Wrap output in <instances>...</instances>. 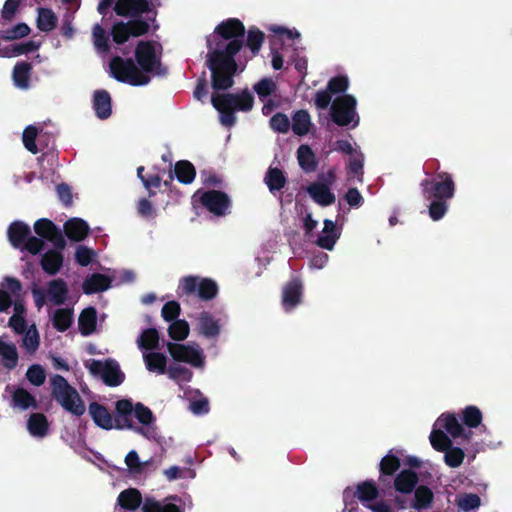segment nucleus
Here are the masks:
<instances>
[{"mask_svg": "<svg viewBox=\"0 0 512 512\" xmlns=\"http://www.w3.org/2000/svg\"><path fill=\"white\" fill-rule=\"evenodd\" d=\"M214 32L228 43L222 47L221 42L218 41L213 47L211 41L208 40L206 65L211 72L212 88L216 91H226L235 83L234 76L238 71L235 56L244 45L243 38L246 30L238 18H229L218 24Z\"/></svg>", "mask_w": 512, "mask_h": 512, "instance_id": "nucleus-1", "label": "nucleus"}, {"mask_svg": "<svg viewBox=\"0 0 512 512\" xmlns=\"http://www.w3.org/2000/svg\"><path fill=\"white\" fill-rule=\"evenodd\" d=\"M113 10L124 19L115 20L110 27L112 41L123 45L131 38L149 34L158 29L157 10L151 0H118Z\"/></svg>", "mask_w": 512, "mask_h": 512, "instance_id": "nucleus-2", "label": "nucleus"}, {"mask_svg": "<svg viewBox=\"0 0 512 512\" xmlns=\"http://www.w3.org/2000/svg\"><path fill=\"white\" fill-rule=\"evenodd\" d=\"M53 399L67 412L80 417L85 411V403L75 387L71 386L62 375L55 374L50 378Z\"/></svg>", "mask_w": 512, "mask_h": 512, "instance_id": "nucleus-3", "label": "nucleus"}, {"mask_svg": "<svg viewBox=\"0 0 512 512\" xmlns=\"http://www.w3.org/2000/svg\"><path fill=\"white\" fill-rule=\"evenodd\" d=\"M218 285L211 278H201L199 276H185L180 279L177 288V294L182 296H197L202 301L214 299L218 294Z\"/></svg>", "mask_w": 512, "mask_h": 512, "instance_id": "nucleus-4", "label": "nucleus"}, {"mask_svg": "<svg viewBox=\"0 0 512 512\" xmlns=\"http://www.w3.org/2000/svg\"><path fill=\"white\" fill-rule=\"evenodd\" d=\"M111 75L119 82L128 83L132 86H143L150 82V77L139 70L131 58L114 56L110 60Z\"/></svg>", "mask_w": 512, "mask_h": 512, "instance_id": "nucleus-5", "label": "nucleus"}, {"mask_svg": "<svg viewBox=\"0 0 512 512\" xmlns=\"http://www.w3.org/2000/svg\"><path fill=\"white\" fill-rule=\"evenodd\" d=\"M422 195L426 200L444 199L454 197L456 186L452 175L448 172H437L433 178H425L421 181Z\"/></svg>", "mask_w": 512, "mask_h": 512, "instance_id": "nucleus-6", "label": "nucleus"}, {"mask_svg": "<svg viewBox=\"0 0 512 512\" xmlns=\"http://www.w3.org/2000/svg\"><path fill=\"white\" fill-rule=\"evenodd\" d=\"M85 366L93 376L101 377L109 387H117L125 380L124 373L114 359L108 358L104 361L91 359L85 363Z\"/></svg>", "mask_w": 512, "mask_h": 512, "instance_id": "nucleus-7", "label": "nucleus"}, {"mask_svg": "<svg viewBox=\"0 0 512 512\" xmlns=\"http://www.w3.org/2000/svg\"><path fill=\"white\" fill-rule=\"evenodd\" d=\"M357 101L353 95L343 94L333 101L330 113L332 121L338 126L344 127L353 123V127L359 123V116L356 112Z\"/></svg>", "mask_w": 512, "mask_h": 512, "instance_id": "nucleus-8", "label": "nucleus"}, {"mask_svg": "<svg viewBox=\"0 0 512 512\" xmlns=\"http://www.w3.org/2000/svg\"><path fill=\"white\" fill-rule=\"evenodd\" d=\"M135 61L144 74L155 73L164 75L166 68L162 67L161 61L156 56L155 45L153 41H140L135 48Z\"/></svg>", "mask_w": 512, "mask_h": 512, "instance_id": "nucleus-9", "label": "nucleus"}, {"mask_svg": "<svg viewBox=\"0 0 512 512\" xmlns=\"http://www.w3.org/2000/svg\"><path fill=\"white\" fill-rule=\"evenodd\" d=\"M134 410V404L131 399H120L115 402V430H132L145 435L144 429L134 423Z\"/></svg>", "mask_w": 512, "mask_h": 512, "instance_id": "nucleus-10", "label": "nucleus"}, {"mask_svg": "<svg viewBox=\"0 0 512 512\" xmlns=\"http://www.w3.org/2000/svg\"><path fill=\"white\" fill-rule=\"evenodd\" d=\"M167 350L171 357L177 362L188 363L194 367H202L204 365V356L199 348L168 342Z\"/></svg>", "mask_w": 512, "mask_h": 512, "instance_id": "nucleus-11", "label": "nucleus"}, {"mask_svg": "<svg viewBox=\"0 0 512 512\" xmlns=\"http://www.w3.org/2000/svg\"><path fill=\"white\" fill-rule=\"evenodd\" d=\"M34 231L41 238L53 244L57 249L64 250L66 240L62 230L50 219L41 218L34 223Z\"/></svg>", "mask_w": 512, "mask_h": 512, "instance_id": "nucleus-12", "label": "nucleus"}, {"mask_svg": "<svg viewBox=\"0 0 512 512\" xmlns=\"http://www.w3.org/2000/svg\"><path fill=\"white\" fill-rule=\"evenodd\" d=\"M201 204L216 216L226 215L231 201L228 195L220 190H209L200 197Z\"/></svg>", "mask_w": 512, "mask_h": 512, "instance_id": "nucleus-13", "label": "nucleus"}, {"mask_svg": "<svg viewBox=\"0 0 512 512\" xmlns=\"http://www.w3.org/2000/svg\"><path fill=\"white\" fill-rule=\"evenodd\" d=\"M1 285L7 289L0 288V313H4L8 312L13 304L12 296L15 298L21 296L23 286L19 279L11 276H6Z\"/></svg>", "mask_w": 512, "mask_h": 512, "instance_id": "nucleus-14", "label": "nucleus"}, {"mask_svg": "<svg viewBox=\"0 0 512 512\" xmlns=\"http://www.w3.org/2000/svg\"><path fill=\"white\" fill-rule=\"evenodd\" d=\"M216 95L220 98V100L231 106L235 112H249L252 110L254 105V96L247 89L239 93H224Z\"/></svg>", "mask_w": 512, "mask_h": 512, "instance_id": "nucleus-15", "label": "nucleus"}, {"mask_svg": "<svg viewBox=\"0 0 512 512\" xmlns=\"http://www.w3.org/2000/svg\"><path fill=\"white\" fill-rule=\"evenodd\" d=\"M303 295V285L299 278H292L283 287L282 305L286 311L300 304Z\"/></svg>", "mask_w": 512, "mask_h": 512, "instance_id": "nucleus-16", "label": "nucleus"}, {"mask_svg": "<svg viewBox=\"0 0 512 512\" xmlns=\"http://www.w3.org/2000/svg\"><path fill=\"white\" fill-rule=\"evenodd\" d=\"M88 411L96 426L107 431L115 429L114 414L105 405L91 402Z\"/></svg>", "mask_w": 512, "mask_h": 512, "instance_id": "nucleus-17", "label": "nucleus"}, {"mask_svg": "<svg viewBox=\"0 0 512 512\" xmlns=\"http://www.w3.org/2000/svg\"><path fill=\"white\" fill-rule=\"evenodd\" d=\"M437 423L443 427L453 438H463L465 440H470L472 437V431H466L463 427V424L459 422L457 417L454 414H442Z\"/></svg>", "mask_w": 512, "mask_h": 512, "instance_id": "nucleus-18", "label": "nucleus"}, {"mask_svg": "<svg viewBox=\"0 0 512 512\" xmlns=\"http://www.w3.org/2000/svg\"><path fill=\"white\" fill-rule=\"evenodd\" d=\"M307 192L320 206L326 207L335 203V194L330 190L328 183L313 182L307 187Z\"/></svg>", "mask_w": 512, "mask_h": 512, "instance_id": "nucleus-19", "label": "nucleus"}, {"mask_svg": "<svg viewBox=\"0 0 512 512\" xmlns=\"http://www.w3.org/2000/svg\"><path fill=\"white\" fill-rule=\"evenodd\" d=\"M62 251L54 247L42 255L40 265L45 273L56 275L60 271L64 262Z\"/></svg>", "mask_w": 512, "mask_h": 512, "instance_id": "nucleus-20", "label": "nucleus"}, {"mask_svg": "<svg viewBox=\"0 0 512 512\" xmlns=\"http://www.w3.org/2000/svg\"><path fill=\"white\" fill-rule=\"evenodd\" d=\"M197 329L204 337L212 339L220 334L221 327L218 319L210 312L203 311L197 319Z\"/></svg>", "mask_w": 512, "mask_h": 512, "instance_id": "nucleus-21", "label": "nucleus"}, {"mask_svg": "<svg viewBox=\"0 0 512 512\" xmlns=\"http://www.w3.org/2000/svg\"><path fill=\"white\" fill-rule=\"evenodd\" d=\"M30 234V226L19 220L13 221L7 229L8 241L14 248H21Z\"/></svg>", "mask_w": 512, "mask_h": 512, "instance_id": "nucleus-22", "label": "nucleus"}, {"mask_svg": "<svg viewBox=\"0 0 512 512\" xmlns=\"http://www.w3.org/2000/svg\"><path fill=\"white\" fill-rule=\"evenodd\" d=\"M93 109L99 119L105 120L112 114L111 96L106 90H96L93 95Z\"/></svg>", "mask_w": 512, "mask_h": 512, "instance_id": "nucleus-23", "label": "nucleus"}, {"mask_svg": "<svg viewBox=\"0 0 512 512\" xmlns=\"http://www.w3.org/2000/svg\"><path fill=\"white\" fill-rule=\"evenodd\" d=\"M64 233L71 241L80 242L87 237L89 226L81 218H71L64 224Z\"/></svg>", "mask_w": 512, "mask_h": 512, "instance_id": "nucleus-24", "label": "nucleus"}, {"mask_svg": "<svg viewBox=\"0 0 512 512\" xmlns=\"http://www.w3.org/2000/svg\"><path fill=\"white\" fill-rule=\"evenodd\" d=\"M419 481L418 475L411 469L402 470L394 480V487L396 491L409 494L411 493Z\"/></svg>", "mask_w": 512, "mask_h": 512, "instance_id": "nucleus-25", "label": "nucleus"}, {"mask_svg": "<svg viewBox=\"0 0 512 512\" xmlns=\"http://www.w3.org/2000/svg\"><path fill=\"white\" fill-rule=\"evenodd\" d=\"M322 232L323 234L318 236L316 244L320 248L332 250L340 237V234L337 232L336 223L333 220L325 219Z\"/></svg>", "mask_w": 512, "mask_h": 512, "instance_id": "nucleus-26", "label": "nucleus"}, {"mask_svg": "<svg viewBox=\"0 0 512 512\" xmlns=\"http://www.w3.org/2000/svg\"><path fill=\"white\" fill-rule=\"evenodd\" d=\"M142 494L136 488H128L120 492L117 497V505L127 511H135L142 504Z\"/></svg>", "mask_w": 512, "mask_h": 512, "instance_id": "nucleus-27", "label": "nucleus"}, {"mask_svg": "<svg viewBox=\"0 0 512 512\" xmlns=\"http://www.w3.org/2000/svg\"><path fill=\"white\" fill-rule=\"evenodd\" d=\"M97 311L93 306L83 309L78 318V327L82 336H89L96 330Z\"/></svg>", "mask_w": 512, "mask_h": 512, "instance_id": "nucleus-28", "label": "nucleus"}, {"mask_svg": "<svg viewBox=\"0 0 512 512\" xmlns=\"http://www.w3.org/2000/svg\"><path fill=\"white\" fill-rule=\"evenodd\" d=\"M111 280L108 276L100 273H93L83 282V291L85 294H94L109 289Z\"/></svg>", "mask_w": 512, "mask_h": 512, "instance_id": "nucleus-29", "label": "nucleus"}, {"mask_svg": "<svg viewBox=\"0 0 512 512\" xmlns=\"http://www.w3.org/2000/svg\"><path fill=\"white\" fill-rule=\"evenodd\" d=\"M11 405L12 407L19 408L21 410L38 408L36 398L29 391L22 387H18L14 390L12 394Z\"/></svg>", "mask_w": 512, "mask_h": 512, "instance_id": "nucleus-30", "label": "nucleus"}, {"mask_svg": "<svg viewBox=\"0 0 512 512\" xmlns=\"http://www.w3.org/2000/svg\"><path fill=\"white\" fill-rule=\"evenodd\" d=\"M27 429L34 437H44L49 430L47 417L43 413H32L27 421Z\"/></svg>", "mask_w": 512, "mask_h": 512, "instance_id": "nucleus-31", "label": "nucleus"}, {"mask_svg": "<svg viewBox=\"0 0 512 512\" xmlns=\"http://www.w3.org/2000/svg\"><path fill=\"white\" fill-rule=\"evenodd\" d=\"M211 103L213 107L220 113V121L224 126L232 127L236 123L235 111L224 101L220 100L217 95H212Z\"/></svg>", "mask_w": 512, "mask_h": 512, "instance_id": "nucleus-32", "label": "nucleus"}, {"mask_svg": "<svg viewBox=\"0 0 512 512\" xmlns=\"http://www.w3.org/2000/svg\"><path fill=\"white\" fill-rule=\"evenodd\" d=\"M32 64L27 61L17 62L13 68V81L20 89H27L29 87V80L32 71Z\"/></svg>", "mask_w": 512, "mask_h": 512, "instance_id": "nucleus-33", "label": "nucleus"}, {"mask_svg": "<svg viewBox=\"0 0 512 512\" xmlns=\"http://www.w3.org/2000/svg\"><path fill=\"white\" fill-rule=\"evenodd\" d=\"M48 295L50 300L56 305H62L65 303L68 295L67 283L61 279H54L48 283Z\"/></svg>", "mask_w": 512, "mask_h": 512, "instance_id": "nucleus-34", "label": "nucleus"}, {"mask_svg": "<svg viewBox=\"0 0 512 512\" xmlns=\"http://www.w3.org/2000/svg\"><path fill=\"white\" fill-rule=\"evenodd\" d=\"M0 356L2 364L8 370H13L18 365V351L14 343H7L0 338Z\"/></svg>", "mask_w": 512, "mask_h": 512, "instance_id": "nucleus-35", "label": "nucleus"}, {"mask_svg": "<svg viewBox=\"0 0 512 512\" xmlns=\"http://www.w3.org/2000/svg\"><path fill=\"white\" fill-rule=\"evenodd\" d=\"M36 20L37 28L42 32H50L57 26L58 18L50 8L39 7Z\"/></svg>", "mask_w": 512, "mask_h": 512, "instance_id": "nucleus-36", "label": "nucleus"}, {"mask_svg": "<svg viewBox=\"0 0 512 512\" xmlns=\"http://www.w3.org/2000/svg\"><path fill=\"white\" fill-rule=\"evenodd\" d=\"M93 44L99 53L107 54L111 50L109 38L111 37L110 32L106 30L100 24H95L92 29Z\"/></svg>", "mask_w": 512, "mask_h": 512, "instance_id": "nucleus-37", "label": "nucleus"}, {"mask_svg": "<svg viewBox=\"0 0 512 512\" xmlns=\"http://www.w3.org/2000/svg\"><path fill=\"white\" fill-rule=\"evenodd\" d=\"M297 159L299 166L305 172H313L316 170L317 161L315 159V154L310 146L306 144L300 145L297 149Z\"/></svg>", "mask_w": 512, "mask_h": 512, "instance_id": "nucleus-38", "label": "nucleus"}, {"mask_svg": "<svg viewBox=\"0 0 512 512\" xmlns=\"http://www.w3.org/2000/svg\"><path fill=\"white\" fill-rule=\"evenodd\" d=\"M174 174L180 183L190 184L195 179L196 170L191 162L187 160H180L175 164Z\"/></svg>", "mask_w": 512, "mask_h": 512, "instance_id": "nucleus-39", "label": "nucleus"}, {"mask_svg": "<svg viewBox=\"0 0 512 512\" xmlns=\"http://www.w3.org/2000/svg\"><path fill=\"white\" fill-rule=\"evenodd\" d=\"M292 131L298 136L306 135L311 127V117L307 110H298L292 116Z\"/></svg>", "mask_w": 512, "mask_h": 512, "instance_id": "nucleus-40", "label": "nucleus"}, {"mask_svg": "<svg viewBox=\"0 0 512 512\" xmlns=\"http://www.w3.org/2000/svg\"><path fill=\"white\" fill-rule=\"evenodd\" d=\"M73 323V309L59 308L55 310L52 324L58 332L67 331Z\"/></svg>", "mask_w": 512, "mask_h": 512, "instance_id": "nucleus-41", "label": "nucleus"}, {"mask_svg": "<svg viewBox=\"0 0 512 512\" xmlns=\"http://www.w3.org/2000/svg\"><path fill=\"white\" fill-rule=\"evenodd\" d=\"M354 496L364 504L377 499L379 491L373 481H363L356 486Z\"/></svg>", "mask_w": 512, "mask_h": 512, "instance_id": "nucleus-42", "label": "nucleus"}, {"mask_svg": "<svg viewBox=\"0 0 512 512\" xmlns=\"http://www.w3.org/2000/svg\"><path fill=\"white\" fill-rule=\"evenodd\" d=\"M144 362L146 368L150 372H157L158 374L166 373L167 359L163 353L151 352L144 355Z\"/></svg>", "mask_w": 512, "mask_h": 512, "instance_id": "nucleus-43", "label": "nucleus"}, {"mask_svg": "<svg viewBox=\"0 0 512 512\" xmlns=\"http://www.w3.org/2000/svg\"><path fill=\"white\" fill-rule=\"evenodd\" d=\"M433 498L432 490L425 485H421L415 489L414 501L411 507L416 510L426 509L431 505Z\"/></svg>", "mask_w": 512, "mask_h": 512, "instance_id": "nucleus-44", "label": "nucleus"}, {"mask_svg": "<svg viewBox=\"0 0 512 512\" xmlns=\"http://www.w3.org/2000/svg\"><path fill=\"white\" fill-rule=\"evenodd\" d=\"M142 512H184V509L174 503H165L147 497L142 505Z\"/></svg>", "mask_w": 512, "mask_h": 512, "instance_id": "nucleus-45", "label": "nucleus"}, {"mask_svg": "<svg viewBox=\"0 0 512 512\" xmlns=\"http://www.w3.org/2000/svg\"><path fill=\"white\" fill-rule=\"evenodd\" d=\"M286 177L283 171L279 168L270 167L265 176V183L267 184L270 192L280 191L286 185Z\"/></svg>", "mask_w": 512, "mask_h": 512, "instance_id": "nucleus-46", "label": "nucleus"}, {"mask_svg": "<svg viewBox=\"0 0 512 512\" xmlns=\"http://www.w3.org/2000/svg\"><path fill=\"white\" fill-rule=\"evenodd\" d=\"M462 423L468 428H477L481 425L483 415L481 410L474 405L466 406L461 412Z\"/></svg>", "mask_w": 512, "mask_h": 512, "instance_id": "nucleus-47", "label": "nucleus"}, {"mask_svg": "<svg viewBox=\"0 0 512 512\" xmlns=\"http://www.w3.org/2000/svg\"><path fill=\"white\" fill-rule=\"evenodd\" d=\"M265 41V34L259 28L252 26L247 31L246 46L252 53V56L258 55Z\"/></svg>", "mask_w": 512, "mask_h": 512, "instance_id": "nucleus-48", "label": "nucleus"}, {"mask_svg": "<svg viewBox=\"0 0 512 512\" xmlns=\"http://www.w3.org/2000/svg\"><path fill=\"white\" fill-rule=\"evenodd\" d=\"M401 466L400 459L391 453L384 456L379 463L380 480L382 476H392L395 474Z\"/></svg>", "mask_w": 512, "mask_h": 512, "instance_id": "nucleus-49", "label": "nucleus"}, {"mask_svg": "<svg viewBox=\"0 0 512 512\" xmlns=\"http://www.w3.org/2000/svg\"><path fill=\"white\" fill-rule=\"evenodd\" d=\"M170 323L168 335L171 339L175 341H183L188 337L190 328L186 320L177 319Z\"/></svg>", "mask_w": 512, "mask_h": 512, "instance_id": "nucleus-50", "label": "nucleus"}, {"mask_svg": "<svg viewBox=\"0 0 512 512\" xmlns=\"http://www.w3.org/2000/svg\"><path fill=\"white\" fill-rule=\"evenodd\" d=\"M138 345L145 350H154L159 346V333L155 328L145 329L139 339Z\"/></svg>", "mask_w": 512, "mask_h": 512, "instance_id": "nucleus-51", "label": "nucleus"}, {"mask_svg": "<svg viewBox=\"0 0 512 512\" xmlns=\"http://www.w3.org/2000/svg\"><path fill=\"white\" fill-rule=\"evenodd\" d=\"M429 438L432 447L438 452H444L452 445L447 434L439 429H433Z\"/></svg>", "mask_w": 512, "mask_h": 512, "instance_id": "nucleus-52", "label": "nucleus"}, {"mask_svg": "<svg viewBox=\"0 0 512 512\" xmlns=\"http://www.w3.org/2000/svg\"><path fill=\"white\" fill-rule=\"evenodd\" d=\"M37 136H38V129L33 125L27 126L23 131V135H22L23 145L32 154H37L39 152V149L36 144Z\"/></svg>", "mask_w": 512, "mask_h": 512, "instance_id": "nucleus-53", "label": "nucleus"}, {"mask_svg": "<svg viewBox=\"0 0 512 512\" xmlns=\"http://www.w3.org/2000/svg\"><path fill=\"white\" fill-rule=\"evenodd\" d=\"M30 31L26 23H18L13 28L0 32V38L3 40H16L26 37Z\"/></svg>", "mask_w": 512, "mask_h": 512, "instance_id": "nucleus-54", "label": "nucleus"}, {"mask_svg": "<svg viewBox=\"0 0 512 512\" xmlns=\"http://www.w3.org/2000/svg\"><path fill=\"white\" fill-rule=\"evenodd\" d=\"M445 452L444 461L447 466L457 468L463 463L465 453L459 447H449Z\"/></svg>", "mask_w": 512, "mask_h": 512, "instance_id": "nucleus-55", "label": "nucleus"}, {"mask_svg": "<svg viewBox=\"0 0 512 512\" xmlns=\"http://www.w3.org/2000/svg\"><path fill=\"white\" fill-rule=\"evenodd\" d=\"M428 207V213L433 221H439L442 219L448 211L447 200L444 199H432Z\"/></svg>", "mask_w": 512, "mask_h": 512, "instance_id": "nucleus-56", "label": "nucleus"}, {"mask_svg": "<svg viewBox=\"0 0 512 512\" xmlns=\"http://www.w3.org/2000/svg\"><path fill=\"white\" fill-rule=\"evenodd\" d=\"M27 380L34 386H41L46 380V373L40 364H32L26 372Z\"/></svg>", "mask_w": 512, "mask_h": 512, "instance_id": "nucleus-57", "label": "nucleus"}, {"mask_svg": "<svg viewBox=\"0 0 512 512\" xmlns=\"http://www.w3.org/2000/svg\"><path fill=\"white\" fill-rule=\"evenodd\" d=\"M134 417L141 423L142 425L148 426L151 425L155 421V417L151 411V409L145 406L141 402H137L134 404Z\"/></svg>", "mask_w": 512, "mask_h": 512, "instance_id": "nucleus-58", "label": "nucleus"}, {"mask_svg": "<svg viewBox=\"0 0 512 512\" xmlns=\"http://www.w3.org/2000/svg\"><path fill=\"white\" fill-rule=\"evenodd\" d=\"M276 88V83L271 78H262L253 86L254 91L261 100L272 95Z\"/></svg>", "mask_w": 512, "mask_h": 512, "instance_id": "nucleus-59", "label": "nucleus"}, {"mask_svg": "<svg viewBox=\"0 0 512 512\" xmlns=\"http://www.w3.org/2000/svg\"><path fill=\"white\" fill-rule=\"evenodd\" d=\"M270 127L278 133H287L290 129V120L288 116L282 112H277L270 119Z\"/></svg>", "mask_w": 512, "mask_h": 512, "instance_id": "nucleus-60", "label": "nucleus"}, {"mask_svg": "<svg viewBox=\"0 0 512 512\" xmlns=\"http://www.w3.org/2000/svg\"><path fill=\"white\" fill-rule=\"evenodd\" d=\"M349 87L348 77L345 75H338L332 77L327 83V89L332 94L345 93Z\"/></svg>", "mask_w": 512, "mask_h": 512, "instance_id": "nucleus-61", "label": "nucleus"}, {"mask_svg": "<svg viewBox=\"0 0 512 512\" xmlns=\"http://www.w3.org/2000/svg\"><path fill=\"white\" fill-rule=\"evenodd\" d=\"M180 312V304L177 301H168L162 307L161 316L166 322H172L177 320Z\"/></svg>", "mask_w": 512, "mask_h": 512, "instance_id": "nucleus-62", "label": "nucleus"}, {"mask_svg": "<svg viewBox=\"0 0 512 512\" xmlns=\"http://www.w3.org/2000/svg\"><path fill=\"white\" fill-rule=\"evenodd\" d=\"M481 499L477 494L468 493L464 494L457 501V505L463 511H470L480 506Z\"/></svg>", "mask_w": 512, "mask_h": 512, "instance_id": "nucleus-63", "label": "nucleus"}, {"mask_svg": "<svg viewBox=\"0 0 512 512\" xmlns=\"http://www.w3.org/2000/svg\"><path fill=\"white\" fill-rule=\"evenodd\" d=\"M94 256V250L84 245L78 246L75 252L76 262L84 267L88 266L92 262Z\"/></svg>", "mask_w": 512, "mask_h": 512, "instance_id": "nucleus-64", "label": "nucleus"}]
</instances>
